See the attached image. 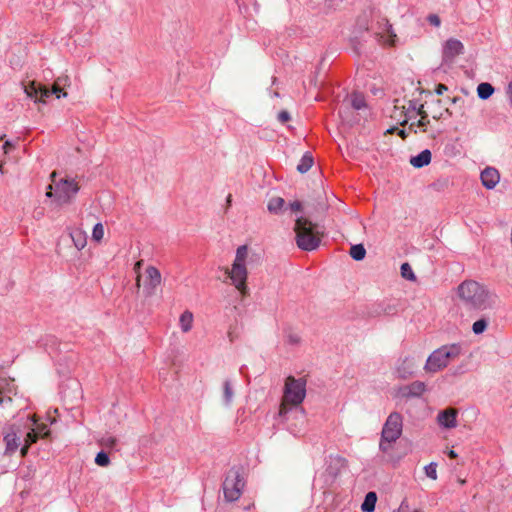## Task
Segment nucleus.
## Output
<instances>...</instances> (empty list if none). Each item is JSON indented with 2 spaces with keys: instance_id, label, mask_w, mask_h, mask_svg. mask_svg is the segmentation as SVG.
Returning a JSON list of instances; mask_svg holds the SVG:
<instances>
[{
  "instance_id": "obj_1",
  "label": "nucleus",
  "mask_w": 512,
  "mask_h": 512,
  "mask_svg": "<svg viewBox=\"0 0 512 512\" xmlns=\"http://www.w3.org/2000/svg\"><path fill=\"white\" fill-rule=\"evenodd\" d=\"M458 295L466 306L486 310L494 308L498 302L496 294L474 280H466L458 286Z\"/></svg>"
},
{
  "instance_id": "obj_2",
  "label": "nucleus",
  "mask_w": 512,
  "mask_h": 512,
  "mask_svg": "<svg viewBox=\"0 0 512 512\" xmlns=\"http://www.w3.org/2000/svg\"><path fill=\"white\" fill-rule=\"evenodd\" d=\"M462 353V347L458 343L444 345L434 350L428 357L424 370L428 373H436L449 365Z\"/></svg>"
},
{
  "instance_id": "obj_3",
  "label": "nucleus",
  "mask_w": 512,
  "mask_h": 512,
  "mask_svg": "<svg viewBox=\"0 0 512 512\" xmlns=\"http://www.w3.org/2000/svg\"><path fill=\"white\" fill-rule=\"evenodd\" d=\"M316 225L309 219L298 217L295 220L294 231L296 234L297 246L304 251H313L317 249L321 243V238L315 232Z\"/></svg>"
},
{
  "instance_id": "obj_4",
  "label": "nucleus",
  "mask_w": 512,
  "mask_h": 512,
  "mask_svg": "<svg viewBox=\"0 0 512 512\" xmlns=\"http://www.w3.org/2000/svg\"><path fill=\"white\" fill-rule=\"evenodd\" d=\"M402 432V415L398 412L390 413L381 431L379 450L383 453H388L392 449L393 444L401 437Z\"/></svg>"
},
{
  "instance_id": "obj_5",
  "label": "nucleus",
  "mask_w": 512,
  "mask_h": 512,
  "mask_svg": "<svg viewBox=\"0 0 512 512\" xmlns=\"http://www.w3.org/2000/svg\"><path fill=\"white\" fill-rule=\"evenodd\" d=\"M248 255V248L246 245L239 246L236 251L235 260L233 262L232 268L226 270L228 278L231 280V283L235 286V288L242 294L246 295L247 286H246V278H247V270L245 266V261Z\"/></svg>"
},
{
  "instance_id": "obj_6",
  "label": "nucleus",
  "mask_w": 512,
  "mask_h": 512,
  "mask_svg": "<svg viewBox=\"0 0 512 512\" xmlns=\"http://www.w3.org/2000/svg\"><path fill=\"white\" fill-rule=\"evenodd\" d=\"M306 395V381L303 378L295 379L289 376L285 382L284 402L280 406L279 415L284 417L288 412L287 404L297 406L301 404Z\"/></svg>"
},
{
  "instance_id": "obj_7",
  "label": "nucleus",
  "mask_w": 512,
  "mask_h": 512,
  "mask_svg": "<svg viewBox=\"0 0 512 512\" xmlns=\"http://www.w3.org/2000/svg\"><path fill=\"white\" fill-rule=\"evenodd\" d=\"M245 486L244 472L239 467H232L226 473L222 484L224 498L228 502L238 500Z\"/></svg>"
},
{
  "instance_id": "obj_8",
  "label": "nucleus",
  "mask_w": 512,
  "mask_h": 512,
  "mask_svg": "<svg viewBox=\"0 0 512 512\" xmlns=\"http://www.w3.org/2000/svg\"><path fill=\"white\" fill-rule=\"evenodd\" d=\"M55 187V200L59 205L70 204L80 189L78 183L69 178L61 179Z\"/></svg>"
},
{
  "instance_id": "obj_9",
  "label": "nucleus",
  "mask_w": 512,
  "mask_h": 512,
  "mask_svg": "<svg viewBox=\"0 0 512 512\" xmlns=\"http://www.w3.org/2000/svg\"><path fill=\"white\" fill-rule=\"evenodd\" d=\"M23 90L27 97L33 99L35 103L45 104L47 98L55 95V93L52 92V88L49 89L36 81H30L28 84H23Z\"/></svg>"
},
{
  "instance_id": "obj_10",
  "label": "nucleus",
  "mask_w": 512,
  "mask_h": 512,
  "mask_svg": "<svg viewBox=\"0 0 512 512\" xmlns=\"http://www.w3.org/2000/svg\"><path fill=\"white\" fill-rule=\"evenodd\" d=\"M463 43L455 38H449L443 45L442 60L444 63H452L454 59L464 53Z\"/></svg>"
},
{
  "instance_id": "obj_11",
  "label": "nucleus",
  "mask_w": 512,
  "mask_h": 512,
  "mask_svg": "<svg viewBox=\"0 0 512 512\" xmlns=\"http://www.w3.org/2000/svg\"><path fill=\"white\" fill-rule=\"evenodd\" d=\"M375 35L379 42L390 46H394L397 40V35L393 31L392 25L385 18L378 22V31Z\"/></svg>"
},
{
  "instance_id": "obj_12",
  "label": "nucleus",
  "mask_w": 512,
  "mask_h": 512,
  "mask_svg": "<svg viewBox=\"0 0 512 512\" xmlns=\"http://www.w3.org/2000/svg\"><path fill=\"white\" fill-rule=\"evenodd\" d=\"M146 277L144 291L147 296H151L154 294L156 287L161 283V273L156 267L149 266L146 269Z\"/></svg>"
},
{
  "instance_id": "obj_13",
  "label": "nucleus",
  "mask_w": 512,
  "mask_h": 512,
  "mask_svg": "<svg viewBox=\"0 0 512 512\" xmlns=\"http://www.w3.org/2000/svg\"><path fill=\"white\" fill-rule=\"evenodd\" d=\"M457 414L458 411L455 408L441 411L437 416L439 425L447 429L455 428L457 426Z\"/></svg>"
},
{
  "instance_id": "obj_14",
  "label": "nucleus",
  "mask_w": 512,
  "mask_h": 512,
  "mask_svg": "<svg viewBox=\"0 0 512 512\" xmlns=\"http://www.w3.org/2000/svg\"><path fill=\"white\" fill-rule=\"evenodd\" d=\"M480 178L486 189H493L499 183L500 174L497 169L487 167L481 172Z\"/></svg>"
},
{
  "instance_id": "obj_15",
  "label": "nucleus",
  "mask_w": 512,
  "mask_h": 512,
  "mask_svg": "<svg viewBox=\"0 0 512 512\" xmlns=\"http://www.w3.org/2000/svg\"><path fill=\"white\" fill-rule=\"evenodd\" d=\"M397 312L396 305L391 303H378L375 304L369 311V315L372 317H378L382 315H394Z\"/></svg>"
},
{
  "instance_id": "obj_16",
  "label": "nucleus",
  "mask_w": 512,
  "mask_h": 512,
  "mask_svg": "<svg viewBox=\"0 0 512 512\" xmlns=\"http://www.w3.org/2000/svg\"><path fill=\"white\" fill-rule=\"evenodd\" d=\"M416 368L417 364L413 358H405L397 368V372L400 378L407 379L414 374Z\"/></svg>"
},
{
  "instance_id": "obj_17",
  "label": "nucleus",
  "mask_w": 512,
  "mask_h": 512,
  "mask_svg": "<svg viewBox=\"0 0 512 512\" xmlns=\"http://www.w3.org/2000/svg\"><path fill=\"white\" fill-rule=\"evenodd\" d=\"M426 389L424 382L415 381L401 389L402 396L405 397H418L423 394Z\"/></svg>"
},
{
  "instance_id": "obj_18",
  "label": "nucleus",
  "mask_w": 512,
  "mask_h": 512,
  "mask_svg": "<svg viewBox=\"0 0 512 512\" xmlns=\"http://www.w3.org/2000/svg\"><path fill=\"white\" fill-rule=\"evenodd\" d=\"M432 159L431 151L428 149L423 150L418 155L410 158V164L414 168H422L430 164Z\"/></svg>"
},
{
  "instance_id": "obj_19",
  "label": "nucleus",
  "mask_w": 512,
  "mask_h": 512,
  "mask_svg": "<svg viewBox=\"0 0 512 512\" xmlns=\"http://www.w3.org/2000/svg\"><path fill=\"white\" fill-rule=\"evenodd\" d=\"M70 79L67 75L59 76L55 79L52 92L55 93L56 98L67 97V93L63 91V87L69 85Z\"/></svg>"
},
{
  "instance_id": "obj_20",
  "label": "nucleus",
  "mask_w": 512,
  "mask_h": 512,
  "mask_svg": "<svg viewBox=\"0 0 512 512\" xmlns=\"http://www.w3.org/2000/svg\"><path fill=\"white\" fill-rule=\"evenodd\" d=\"M4 442L6 444L5 453L13 454L20 445V437L15 432H10L4 436Z\"/></svg>"
},
{
  "instance_id": "obj_21",
  "label": "nucleus",
  "mask_w": 512,
  "mask_h": 512,
  "mask_svg": "<svg viewBox=\"0 0 512 512\" xmlns=\"http://www.w3.org/2000/svg\"><path fill=\"white\" fill-rule=\"evenodd\" d=\"M398 102V99L395 100L394 110L393 113L391 114V117L397 120L400 125L404 126L408 123L410 117L408 116V113L406 111V106H399Z\"/></svg>"
},
{
  "instance_id": "obj_22",
  "label": "nucleus",
  "mask_w": 512,
  "mask_h": 512,
  "mask_svg": "<svg viewBox=\"0 0 512 512\" xmlns=\"http://www.w3.org/2000/svg\"><path fill=\"white\" fill-rule=\"evenodd\" d=\"M417 114L420 116V119L417 122L411 123L409 130H413L414 126L422 128L423 131H426V127L429 124L428 113L424 110V105L421 104L417 109Z\"/></svg>"
},
{
  "instance_id": "obj_23",
  "label": "nucleus",
  "mask_w": 512,
  "mask_h": 512,
  "mask_svg": "<svg viewBox=\"0 0 512 512\" xmlns=\"http://www.w3.org/2000/svg\"><path fill=\"white\" fill-rule=\"evenodd\" d=\"M179 324L182 332L187 333L192 329L193 326V314L192 312L186 310L184 311L179 319Z\"/></svg>"
},
{
  "instance_id": "obj_24",
  "label": "nucleus",
  "mask_w": 512,
  "mask_h": 512,
  "mask_svg": "<svg viewBox=\"0 0 512 512\" xmlns=\"http://www.w3.org/2000/svg\"><path fill=\"white\" fill-rule=\"evenodd\" d=\"M377 501V495L375 492H368L365 496L364 502L361 505L363 512H373L375 510V504Z\"/></svg>"
},
{
  "instance_id": "obj_25",
  "label": "nucleus",
  "mask_w": 512,
  "mask_h": 512,
  "mask_svg": "<svg viewBox=\"0 0 512 512\" xmlns=\"http://www.w3.org/2000/svg\"><path fill=\"white\" fill-rule=\"evenodd\" d=\"M314 159L310 152H306L301 160L300 163L297 165V171L300 173H306L313 165Z\"/></svg>"
},
{
  "instance_id": "obj_26",
  "label": "nucleus",
  "mask_w": 512,
  "mask_h": 512,
  "mask_svg": "<svg viewBox=\"0 0 512 512\" xmlns=\"http://www.w3.org/2000/svg\"><path fill=\"white\" fill-rule=\"evenodd\" d=\"M72 241L75 245V247L80 250L85 247L86 245V236L85 233L79 229H76L71 232L70 234Z\"/></svg>"
},
{
  "instance_id": "obj_27",
  "label": "nucleus",
  "mask_w": 512,
  "mask_h": 512,
  "mask_svg": "<svg viewBox=\"0 0 512 512\" xmlns=\"http://www.w3.org/2000/svg\"><path fill=\"white\" fill-rule=\"evenodd\" d=\"M494 93V87L490 83H480L477 87L478 97L482 100H486Z\"/></svg>"
},
{
  "instance_id": "obj_28",
  "label": "nucleus",
  "mask_w": 512,
  "mask_h": 512,
  "mask_svg": "<svg viewBox=\"0 0 512 512\" xmlns=\"http://www.w3.org/2000/svg\"><path fill=\"white\" fill-rule=\"evenodd\" d=\"M284 204H285V200L283 198L274 197V198L270 199V201L268 202L267 208H268L269 212L277 214L280 211H282Z\"/></svg>"
},
{
  "instance_id": "obj_29",
  "label": "nucleus",
  "mask_w": 512,
  "mask_h": 512,
  "mask_svg": "<svg viewBox=\"0 0 512 512\" xmlns=\"http://www.w3.org/2000/svg\"><path fill=\"white\" fill-rule=\"evenodd\" d=\"M234 396L233 388L231 382L226 380L223 385V403L226 406H229L232 403Z\"/></svg>"
},
{
  "instance_id": "obj_30",
  "label": "nucleus",
  "mask_w": 512,
  "mask_h": 512,
  "mask_svg": "<svg viewBox=\"0 0 512 512\" xmlns=\"http://www.w3.org/2000/svg\"><path fill=\"white\" fill-rule=\"evenodd\" d=\"M366 249L363 244L352 245L350 248V256L356 260L361 261L365 258Z\"/></svg>"
},
{
  "instance_id": "obj_31",
  "label": "nucleus",
  "mask_w": 512,
  "mask_h": 512,
  "mask_svg": "<svg viewBox=\"0 0 512 512\" xmlns=\"http://www.w3.org/2000/svg\"><path fill=\"white\" fill-rule=\"evenodd\" d=\"M351 105L356 110H360V109L364 108L366 106V103H365V99H364L363 95L354 93L352 95Z\"/></svg>"
},
{
  "instance_id": "obj_32",
  "label": "nucleus",
  "mask_w": 512,
  "mask_h": 512,
  "mask_svg": "<svg viewBox=\"0 0 512 512\" xmlns=\"http://www.w3.org/2000/svg\"><path fill=\"white\" fill-rule=\"evenodd\" d=\"M401 276L407 280L414 281L416 276L409 263H403L401 265Z\"/></svg>"
},
{
  "instance_id": "obj_33",
  "label": "nucleus",
  "mask_w": 512,
  "mask_h": 512,
  "mask_svg": "<svg viewBox=\"0 0 512 512\" xmlns=\"http://www.w3.org/2000/svg\"><path fill=\"white\" fill-rule=\"evenodd\" d=\"M95 463L100 467H107L110 464V458L105 451H100L95 457Z\"/></svg>"
},
{
  "instance_id": "obj_34",
  "label": "nucleus",
  "mask_w": 512,
  "mask_h": 512,
  "mask_svg": "<svg viewBox=\"0 0 512 512\" xmlns=\"http://www.w3.org/2000/svg\"><path fill=\"white\" fill-rule=\"evenodd\" d=\"M104 237V227L102 223H97L94 225L92 230V238L96 242H100Z\"/></svg>"
},
{
  "instance_id": "obj_35",
  "label": "nucleus",
  "mask_w": 512,
  "mask_h": 512,
  "mask_svg": "<svg viewBox=\"0 0 512 512\" xmlns=\"http://www.w3.org/2000/svg\"><path fill=\"white\" fill-rule=\"evenodd\" d=\"M487 325H488V322L486 319L482 318V319H479L477 321H475L473 323V326H472V331L475 333V334H481L483 333L486 328H487Z\"/></svg>"
},
{
  "instance_id": "obj_36",
  "label": "nucleus",
  "mask_w": 512,
  "mask_h": 512,
  "mask_svg": "<svg viewBox=\"0 0 512 512\" xmlns=\"http://www.w3.org/2000/svg\"><path fill=\"white\" fill-rule=\"evenodd\" d=\"M100 444L106 448H114L117 444V438L111 435L103 436Z\"/></svg>"
},
{
  "instance_id": "obj_37",
  "label": "nucleus",
  "mask_w": 512,
  "mask_h": 512,
  "mask_svg": "<svg viewBox=\"0 0 512 512\" xmlns=\"http://www.w3.org/2000/svg\"><path fill=\"white\" fill-rule=\"evenodd\" d=\"M436 469H437V464L435 462H431L430 464L425 466L426 476L433 480H436L437 479V470Z\"/></svg>"
},
{
  "instance_id": "obj_38",
  "label": "nucleus",
  "mask_w": 512,
  "mask_h": 512,
  "mask_svg": "<svg viewBox=\"0 0 512 512\" xmlns=\"http://www.w3.org/2000/svg\"><path fill=\"white\" fill-rule=\"evenodd\" d=\"M142 263H143V261L140 260V261H137L135 263V265H134V271H135V273H137V277H136V287H137V289L140 288V282H141L140 269H141Z\"/></svg>"
},
{
  "instance_id": "obj_39",
  "label": "nucleus",
  "mask_w": 512,
  "mask_h": 512,
  "mask_svg": "<svg viewBox=\"0 0 512 512\" xmlns=\"http://www.w3.org/2000/svg\"><path fill=\"white\" fill-rule=\"evenodd\" d=\"M38 439V434L36 433L35 429H32L30 432L27 433L25 442L29 445L35 443Z\"/></svg>"
},
{
  "instance_id": "obj_40",
  "label": "nucleus",
  "mask_w": 512,
  "mask_h": 512,
  "mask_svg": "<svg viewBox=\"0 0 512 512\" xmlns=\"http://www.w3.org/2000/svg\"><path fill=\"white\" fill-rule=\"evenodd\" d=\"M301 341V337L297 333L290 332L287 335V342L292 345H297Z\"/></svg>"
},
{
  "instance_id": "obj_41",
  "label": "nucleus",
  "mask_w": 512,
  "mask_h": 512,
  "mask_svg": "<svg viewBox=\"0 0 512 512\" xmlns=\"http://www.w3.org/2000/svg\"><path fill=\"white\" fill-rule=\"evenodd\" d=\"M427 21L435 27H439L441 25V19L437 14H429Z\"/></svg>"
},
{
  "instance_id": "obj_42",
  "label": "nucleus",
  "mask_w": 512,
  "mask_h": 512,
  "mask_svg": "<svg viewBox=\"0 0 512 512\" xmlns=\"http://www.w3.org/2000/svg\"><path fill=\"white\" fill-rule=\"evenodd\" d=\"M36 433L39 436H47L49 434V430L47 429V426L45 424H39L35 428Z\"/></svg>"
},
{
  "instance_id": "obj_43",
  "label": "nucleus",
  "mask_w": 512,
  "mask_h": 512,
  "mask_svg": "<svg viewBox=\"0 0 512 512\" xmlns=\"http://www.w3.org/2000/svg\"><path fill=\"white\" fill-rule=\"evenodd\" d=\"M289 208L292 212L298 213L302 211V204L300 201H294L289 204Z\"/></svg>"
},
{
  "instance_id": "obj_44",
  "label": "nucleus",
  "mask_w": 512,
  "mask_h": 512,
  "mask_svg": "<svg viewBox=\"0 0 512 512\" xmlns=\"http://www.w3.org/2000/svg\"><path fill=\"white\" fill-rule=\"evenodd\" d=\"M278 120L281 123H286L287 121L290 120V114L287 111L283 110V111L279 112Z\"/></svg>"
},
{
  "instance_id": "obj_45",
  "label": "nucleus",
  "mask_w": 512,
  "mask_h": 512,
  "mask_svg": "<svg viewBox=\"0 0 512 512\" xmlns=\"http://www.w3.org/2000/svg\"><path fill=\"white\" fill-rule=\"evenodd\" d=\"M393 512H410L408 502L406 500H403L399 508Z\"/></svg>"
},
{
  "instance_id": "obj_46",
  "label": "nucleus",
  "mask_w": 512,
  "mask_h": 512,
  "mask_svg": "<svg viewBox=\"0 0 512 512\" xmlns=\"http://www.w3.org/2000/svg\"><path fill=\"white\" fill-rule=\"evenodd\" d=\"M394 130H397L398 131V135L405 139L407 137V131L404 130V129H397V128H390L387 130L388 133H392Z\"/></svg>"
},
{
  "instance_id": "obj_47",
  "label": "nucleus",
  "mask_w": 512,
  "mask_h": 512,
  "mask_svg": "<svg viewBox=\"0 0 512 512\" xmlns=\"http://www.w3.org/2000/svg\"><path fill=\"white\" fill-rule=\"evenodd\" d=\"M448 90V87L444 84H438L436 86L435 92L437 95H442L444 92Z\"/></svg>"
},
{
  "instance_id": "obj_48",
  "label": "nucleus",
  "mask_w": 512,
  "mask_h": 512,
  "mask_svg": "<svg viewBox=\"0 0 512 512\" xmlns=\"http://www.w3.org/2000/svg\"><path fill=\"white\" fill-rule=\"evenodd\" d=\"M408 104H409V106L406 107V111H407L408 114H409L410 111H416L417 112L418 107L416 106V102L414 100H409Z\"/></svg>"
},
{
  "instance_id": "obj_49",
  "label": "nucleus",
  "mask_w": 512,
  "mask_h": 512,
  "mask_svg": "<svg viewBox=\"0 0 512 512\" xmlns=\"http://www.w3.org/2000/svg\"><path fill=\"white\" fill-rule=\"evenodd\" d=\"M506 94L509 99V103L512 106V81L508 83Z\"/></svg>"
},
{
  "instance_id": "obj_50",
  "label": "nucleus",
  "mask_w": 512,
  "mask_h": 512,
  "mask_svg": "<svg viewBox=\"0 0 512 512\" xmlns=\"http://www.w3.org/2000/svg\"><path fill=\"white\" fill-rule=\"evenodd\" d=\"M11 402H12L11 397H6V396L0 395V405H4L7 403H11Z\"/></svg>"
},
{
  "instance_id": "obj_51",
  "label": "nucleus",
  "mask_w": 512,
  "mask_h": 512,
  "mask_svg": "<svg viewBox=\"0 0 512 512\" xmlns=\"http://www.w3.org/2000/svg\"><path fill=\"white\" fill-rule=\"evenodd\" d=\"M13 144L10 141H6L3 145V149L5 153H8V149L12 148Z\"/></svg>"
},
{
  "instance_id": "obj_52",
  "label": "nucleus",
  "mask_w": 512,
  "mask_h": 512,
  "mask_svg": "<svg viewBox=\"0 0 512 512\" xmlns=\"http://www.w3.org/2000/svg\"><path fill=\"white\" fill-rule=\"evenodd\" d=\"M29 446H30V445H29V444H27V443L25 442V444H24V445H23V447L21 448V454H22V456H25V455L27 454V451H28Z\"/></svg>"
},
{
  "instance_id": "obj_53",
  "label": "nucleus",
  "mask_w": 512,
  "mask_h": 512,
  "mask_svg": "<svg viewBox=\"0 0 512 512\" xmlns=\"http://www.w3.org/2000/svg\"><path fill=\"white\" fill-rule=\"evenodd\" d=\"M46 196L48 198L55 197V193L52 192V186L51 185L48 186V190L46 192Z\"/></svg>"
},
{
  "instance_id": "obj_54",
  "label": "nucleus",
  "mask_w": 512,
  "mask_h": 512,
  "mask_svg": "<svg viewBox=\"0 0 512 512\" xmlns=\"http://www.w3.org/2000/svg\"><path fill=\"white\" fill-rule=\"evenodd\" d=\"M71 385H72L73 387H75V388H76L77 396H80L81 391H80V389H79V384H78L77 382L73 381V382L71 383Z\"/></svg>"
},
{
  "instance_id": "obj_55",
  "label": "nucleus",
  "mask_w": 512,
  "mask_h": 512,
  "mask_svg": "<svg viewBox=\"0 0 512 512\" xmlns=\"http://www.w3.org/2000/svg\"><path fill=\"white\" fill-rule=\"evenodd\" d=\"M448 456H449L450 458H456V457H457V453H456L454 450H450V451L448 452Z\"/></svg>"
},
{
  "instance_id": "obj_56",
  "label": "nucleus",
  "mask_w": 512,
  "mask_h": 512,
  "mask_svg": "<svg viewBox=\"0 0 512 512\" xmlns=\"http://www.w3.org/2000/svg\"><path fill=\"white\" fill-rule=\"evenodd\" d=\"M231 198L232 196L229 194L226 198L227 206L229 207L231 205Z\"/></svg>"
},
{
  "instance_id": "obj_57",
  "label": "nucleus",
  "mask_w": 512,
  "mask_h": 512,
  "mask_svg": "<svg viewBox=\"0 0 512 512\" xmlns=\"http://www.w3.org/2000/svg\"><path fill=\"white\" fill-rule=\"evenodd\" d=\"M240 373H241V374H243V375H245V366H242V367L240 368Z\"/></svg>"
},
{
  "instance_id": "obj_58",
  "label": "nucleus",
  "mask_w": 512,
  "mask_h": 512,
  "mask_svg": "<svg viewBox=\"0 0 512 512\" xmlns=\"http://www.w3.org/2000/svg\"><path fill=\"white\" fill-rule=\"evenodd\" d=\"M458 100H460V98H459V97H454V98L452 99V103H456Z\"/></svg>"
},
{
  "instance_id": "obj_59",
  "label": "nucleus",
  "mask_w": 512,
  "mask_h": 512,
  "mask_svg": "<svg viewBox=\"0 0 512 512\" xmlns=\"http://www.w3.org/2000/svg\"><path fill=\"white\" fill-rule=\"evenodd\" d=\"M273 95H274L275 97H279V93H278L277 91H275V92L273 93Z\"/></svg>"
},
{
  "instance_id": "obj_60",
  "label": "nucleus",
  "mask_w": 512,
  "mask_h": 512,
  "mask_svg": "<svg viewBox=\"0 0 512 512\" xmlns=\"http://www.w3.org/2000/svg\"><path fill=\"white\" fill-rule=\"evenodd\" d=\"M413 512H423V511L420 509H415Z\"/></svg>"
},
{
  "instance_id": "obj_61",
  "label": "nucleus",
  "mask_w": 512,
  "mask_h": 512,
  "mask_svg": "<svg viewBox=\"0 0 512 512\" xmlns=\"http://www.w3.org/2000/svg\"><path fill=\"white\" fill-rule=\"evenodd\" d=\"M446 114H451L449 109H446Z\"/></svg>"
}]
</instances>
